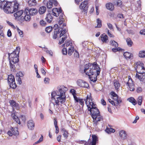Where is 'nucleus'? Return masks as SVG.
<instances>
[{"label":"nucleus","mask_w":145,"mask_h":145,"mask_svg":"<svg viewBox=\"0 0 145 145\" xmlns=\"http://www.w3.org/2000/svg\"><path fill=\"white\" fill-rule=\"evenodd\" d=\"M31 15L28 13L27 11H25V10L24 12V15L22 17L21 21H24L25 20L26 21H29L31 19Z\"/></svg>","instance_id":"13"},{"label":"nucleus","mask_w":145,"mask_h":145,"mask_svg":"<svg viewBox=\"0 0 145 145\" xmlns=\"http://www.w3.org/2000/svg\"><path fill=\"white\" fill-rule=\"evenodd\" d=\"M20 47H18L16 48V49L11 53H8V58L9 59L19 55V54L20 52Z\"/></svg>","instance_id":"8"},{"label":"nucleus","mask_w":145,"mask_h":145,"mask_svg":"<svg viewBox=\"0 0 145 145\" xmlns=\"http://www.w3.org/2000/svg\"><path fill=\"white\" fill-rule=\"evenodd\" d=\"M100 37L101 39V40L103 42H108V36L105 33H103L101 35Z\"/></svg>","instance_id":"18"},{"label":"nucleus","mask_w":145,"mask_h":145,"mask_svg":"<svg viewBox=\"0 0 145 145\" xmlns=\"http://www.w3.org/2000/svg\"><path fill=\"white\" fill-rule=\"evenodd\" d=\"M45 19L47 23H50L52 20L53 17L51 14L50 13H48L46 14Z\"/></svg>","instance_id":"16"},{"label":"nucleus","mask_w":145,"mask_h":145,"mask_svg":"<svg viewBox=\"0 0 145 145\" xmlns=\"http://www.w3.org/2000/svg\"><path fill=\"white\" fill-rule=\"evenodd\" d=\"M136 64L137 65L140 66L141 67L142 66H143L144 65L140 61H139L136 62Z\"/></svg>","instance_id":"50"},{"label":"nucleus","mask_w":145,"mask_h":145,"mask_svg":"<svg viewBox=\"0 0 145 145\" xmlns=\"http://www.w3.org/2000/svg\"><path fill=\"white\" fill-rule=\"evenodd\" d=\"M43 139V136L42 135H41V137H40V138H39V139L36 142H35V143L36 144H37L40 142L41 141H42Z\"/></svg>","instance_id":"56"},{"label":"nucleus","mask_w":145,"mask_h":145,"mask_svg":"<svg viewBox=\"0 0 145 145\" xmlns=\"http://www.w3.org/2000/svg\"><path fill=\"white\" fill-rule=\"evenodd\" d=\"M112 51L114 52H116L118 51H120V50H123V49H121L120 47H118V48H113L112 49Z\"/></svg>","instance_id":"43"},{"label":"nucleus","mask_w":145,"mask_h":145,"mask_svg":"<svg viewBox=\"0 0 145 145\" xmlns=\"http://www.w3.org/2000/svg\"><path fill=\"white\" fill-rule=\"evenodd\" d=\"M9 103L13 108H14L17 110L19 109V107L18 104L16 103L14 100H10Z\"/></svg>","instance_id":"15"},{"label":"nucleus","mask_w":145,"mask_h":145,"mask_svg":"<svg viewBox=\"0 0 145 145\" xmlns=\"http://www.w3.org/2000/svg\"><path fill=\"white\" fill-rule=\"evenodd\" d=\"M110 45L115 48H117L118 46V43L113 40L110 41Z\"/></svg>","instance_id":"32"},{"label":"nucleus","mask_w":145,"mask_h":145,"mask_svg":"<svg viewBox=\"0 0 145 145\" xmlns=\"http://www.w3.org/2000/svg\"><path fill=\"white\" fill-rule=\"evenodd\" d=\"M111 95L113 97H117L118 96L114 92L112 91L110 92Z\"/></svg>","instance_id":"57"},{"label":"nucleus","mask_w":145,"mask_h":145,"mask_svg":"<svg viewBox=\"0 0 145 145\" xmlns=\"http://www.w3.org/2000/svg\"><path fill=\"white\" fill-rule=\"evenodd\" d=\"M70 92L72 93L73 96L76 95V91L75 90L73 89H71L70 90Z\"/></svg>","instance_id":"54"},{"label":"nucleus","mask_w":145,"mask_h":145,"mask_svg":"<svg viewBox=\"0 0 145 145\" xmlns=\"http://www.w3.org/2000/svg\"><path fill=\"white\" fill-rule=\"evenodd\" d=\"M88 1L87 0L84 1L82 2L80 6V8L81 9L83 10V11L85 13H87L88 9Z\"/></svg>","instance_id":"10"},{"label":"nucleus","mask_w":145,"mask_h":145,"mask_svg":"<svg viewBox=\"0 0 145 145\" xmlns=\"http://www.w3.org/2000/svg\"><path fill=\"white\" fill-rule=\"evenodd\" d=\"M53 0H49L47 4V7L48 8H50L52 7L53 6V2L52 1Z\"/></svg>","instance_id":"36"},{"label":"nucleus","mask_w":145,"mask_h":145,"mask_svg":"<svg viewBox=\"0 0 145 145\" xmlns=\"http://www.w3.org/2000/svg\"><path fill=\"white\" fill-rule=\"evenodd\" d=\"M68 132L67 131L63 133V135L65 138H67L68 136Z\"/></svg>","instance_id":"59"},{"label":"nucleus","mask_w":145,"mask_h":145,"mask_svg":"<svg viewBox=\"0 0 145 145\" xmlns=\"http://www.w3.org/2000/svg\"><path fill=\"white\" fill-rule=\"evenodd\" d=\"M87 106L88 110L90 112L91 115L93 119V126L95 128H97L99 124V122L103 121V117L100 115V112L98 108L91 110L90 106H88V105Z\"/></svg>","instance_id":"3"},{"label":"nucleus","mask_w":145,"mask_h":145,"mask_svg":"<svg viewBox=\"0 0 145 145\" xmlns=\"http://www.w3.org/2000/svg\"><path fill=\"white\" fill-rule=\"evenodd\" d=\"M54 32L53 38L54 39H56L58 37V34L60 33V31H54Z\"/></svg>","instance_id":"37"},{"label":"nucleus","mask_w":145,"mask_h":145,"mask_svg":"<svg viewBox=\"0 0 145 145\" xmlns=\"http://www.w3.org/2000/svg\"><path fill=\"white\" fill-rule=\"evenodd\" d=\"M89 102V105L91 106V110L97 108L96 106V105L95 104H94L93 102L92 101V97L90 96H88V95L87 96L86 99H85L84 101H85V103L86 104H87V102L88 101Z\"/></svg>","instance_id":"6"},{"label":"nucleus","mask_w":145,"mask_h":145,"mask_svg":"<svg viewBox=\"0 0 145 145\" xmlns=\"http://www.w3.org/2000/svg\"><path fill=\"white\" fill-rule=\"evenodd\" d=\"M25 11H27L31 16H34L38 13V10L36 8H31L29 9L27 8L25 9Z\"/></svg>","instance_id":"14"},{"label":"nucleus","mask_w":145,"mask_h":145,"mask_svg":"<svg viewBox=\"0 0 145 145\" xmlns=\"http://www.w3.org/2000/svg\"><path fill=\"white\" fill-rule=\"evenodd\" d=\"M123 56L126 59H130L131 57H133V54H132L128 52H124Z\"/></svg>","instance_id":"24"},{"label":"nucleus","mask_w":145,"mask_h":145,"mask_svg":"<svg viewBox=\"0 0 145 145\" xmlns=\"http://www.w3.org/2000/svg\"><path fill=\"white\" fill-rule=\"evenodd\" d=\"M97 25L95 27V28H100L102 26V22L101 20L99 18H98L97 20Z\"/></svg>","instance_id":"35"},{"label":"nucleus","mask_w":145,"mask_h":145,"mask_svg":"<svg viewBox=\"0 0 145 145\" xmlns=\"http://www.w3.org/2000/svg\"><path fill=\"white\" fill-rule=\"evenodd\" d=\"M40 25L42 26H45L46 25V23L43 20H41L40 22Z\"/></svg>","instance_id":"48"},{"label":"nucleus","mask_w":145,"mask_h":145,"mask_svg":"<svg viewBox=\"0 0 145 145\" xmlns=\"http://www.w3.org/2000/svg\"><path fill=\"white\" fill-rule=\"evenodd\" d=\"M101 69L96 62L89 63L84 65V72L89 76L93 75L97 73V76L99 75Z\"/></svg>","instance_id":"2"},{"label":"nucleus","mask_w":145,"mask_h":145,"mask_svg":"<svg viewBox=\"0 0 145 145\" xmlns=\"http://www.w3.org/2000/svg\"><path fill=\"white\" fill-rule=\"evenodd\" d=\"M108 101L109 102H110L112 105L114 106H117V105H116L115 104L114 101L110 99H108Z\"/></svg>","instance_id":"55"},{"label":"nucleus","mask_w":145,"mask_h":145,"mask_svg":"<svg viewBox=\"0 0 145 145\" xmlns=\"http://www.w3.org/2000/svg\"><path fill=\"white\" fill-rule=\"evenodd\" d=\"M114 84L115 89L116 90H118L120 86V84L119 83L118 80H114Z\"/></svg>","instance_id":"23"},{"label":"nucleus","mask_w":145,"mask_h":145,"mask_svg":"<svg viewBox=\"0 0 145 145\" xmlns=\"http://www.w3.org/2000/svg\"><path fill=\"white\" fill-rule=\"evenodd\" d=\"M120 136L121 138L123 140L127 138V134L126 132L123 130H121L120 131Z\"/></svg>","instance_id":"21"},{"label":"nucleus","mask_w":145,"mask_h":145,"mask_svg":"<svg viewBox=\"0 0 145 145\" xmlns=\"http://www.w3.org/2000/svg\"><path fill=\"white\" fill-rule=\"evenodd\" d=\"M139 56L140 57H145V51H140L139 53Z\"/></svg>","instance_id":"40"},{"label":"nucleus","mask_w":145,"mask_h":145,"mask_svg":"<svg viewBox=\"0 0 145 145\" xmlns=\"http://www.w3.org/2000/svg\"><path fill=\"white\" fill-rule=\"evenodd\" d=\"M59 31L60 32H61V33L59 35V38L63 36L64 37V35H65V34L66 33V32H65V31H62V30L60 29Z\"/></svg>","instance_id":"45"},{"label":"nucleus","mask_w":145,"mask_h":145,"mask_svg":"<svg viewBox=\"0 0 145 145\" xmlns=\"http://www.w3.org/2000/svg\"><path fill=\"white\" fill-rule=\"evenodd\" d=\"M79 102L80 104L81 105L83 106L84 105V101L83 99H79Z\"/></svg>","instance_id":"61"},{"label":"nucleus","mask_w":145,"mask_h":145,"mask_svg":"<svg viewBox=\"0 0 145 145\" xmlns=\"http://www.w3.org/2000/svg\"><path fill=\"white\" fill-rule=\"evenodd\" d=\"M46 7L45 6H42L39 8V12L40 14H42L46 12Z\"/></svg>","instance_id":"27"},{"label":"nucleus","mask_w":145,"mask_h":145,"mask_svg":"<svg viewBox=\"0 0 145 145\" xmlns=\"http://www.w3.org/2000/svg\"><path fill=\"white\" fill-rule=\"evenodd\" d=\"M53 27L52 26H49L47 27L45 29V31L46 32L49 33L52 30Z\"/></svg>","instance_id":"44"},{"label":"nucleus","mask_w":145,"mask_h":145,"mask_svg":"<svg viewBox=\"0 0 145 145\" xmlns=\"http://www.w3.org/2000/svg\"><path fill=\"white\" fill-rule=\"evenodd\" d=\"M12 117L13 119L15 120L17 123L19 124H20L21 123L20 119L17 116L14 114Z\"/></svg>","instance_id":"38"},{"label":"nucleus","mask_w":145,"mask_h":145,"mask_svg":"<svg viewBox=\"0 0 145 145\" xmlns=\"http://www.w3.org/2000/svg\"><path fill=\"white\" fill-rule=\"evenodd\" d=\"M24 76V75L22 72H19L17 73L16 74V76L20 77H22Z\"/></svg>","instance_id":"51"},{"label":"nucleus","mask_w":145,"mask_h":145,"mask_svg":"<svg viewBox=\"0 0 145 145\" xmlns=\"http://www.w3.org/2000/svg\"><path fill=\"white\" fill-rule=\"evenodd\" d=\"M76 83L78 86L81 87L88 88L89 87L88 84L86 82L82 80H78Z\"/></svg>","instance_id":"11"},{"label":"nucleus","mask_w":145,"mask_h":145,"mask_svg":"<svg viewBox=\"0 0 145 145\" xmlns=\"http://www.w3.org/2000/svg\"><path fill=\"white\" fill-rule=\"evenodd\" d=\"M49 79L48 78H45L44 80V82L45 83L49 84Z\"/></svg>","instance_id":"60"},{"label":"nucleus","mask_w":145,"mask_h":145,"mask_svg":"<svg viewBox=\"0 0 145 145\" xmlns=\"http://www.w3.org/2000/svg\"><path fill=\"white\" fill-rule=\"evenodd\" d=\"M59 27L58 24H56L54 25L53 29L54 31H59L60 29L59 28Z\"/></svg>","instance_id":"47"},{"label":"nucleus","mask_w":145,"mask_h":145,"mask_svg":"<svg viewBox=\"0 0 145 145\" xmlns=\"http://www.w3.org/2000/svg\"><path fill=\"white\" fill-rule=\"evenodd\" d=\"M5 7V12L7 13H13L17 11L19 4L17 1H8Z\"/></svg>","instance_id":"4"},{"label":"nucleus","mask_w":145,"mask_h":145,"mask_svg":"<svg viewBox=\"0 0 145 145\" xmlns=\"http://www.w3.org/2000/svg\"><path fill=\"white\" fill-rule=\"evenodd\" d=\"M106 132L108 133H114L115 130L112 128H109L107 127L105 130Z\"/></svg>","instance_id":"33"},{"label":"nucleus","mask_w":145,"mask_h":145,"mask_svg":"<svg viewBox=\"0 0 145 145\" xmlns=\"http://www.w3.org/2000/svg\"><path fill=\"white\" fill-rule=\"evenodd\" d=\"M16 12L14 13V16L16 18H18V20H21L24 15V10H22Z\"/></svg>","instance_id":"12"},{"label":"nucleus","mask_w":145,"mask_h":145,"mask_svg":"<svg viewBox=\"0 0 145 145\" xmlns=\"http://www.w3.org/2000/svg\"><path fill=\"white\" fill-rule=\"evenodd\" d=\"M126 41L127 45L129 47H131L132 46L133 42L130 38L128 37L126 39Z\"/></svg>","instance_id":"29"},{"label":"nucleus","mask_w":145,"mask_h":145,"mask_svg":"<svg viewBox=\"0 0 145 145\" xmlns=\"http://www.w3.org/2000/svg\"><path fill=\"white\" fill-rule=\"evenodd\" d=\"M58 91H53L51 93L52 99L55 100L56 104L59 105L64 103L66 100L65 96L64 94L67 89L63 86L57 87Z\"/></svg>","instance_id":"1"},{"label":"nucleus","mask_w":145,"mask_h":145,"mask_svg":"<svg viewBox=\"0 0 145 145\" xmlns=\"http://www.w3.org/2000/svg\"><path fill=\"white\" fill-rule=\"evenodd\" d=\"M115 5L118 7H120L122 4V1L120 0H117L114 1V2Z\"/></svg>","instance_id":"34"},{"label":"nucleus","mask_w":145,"mask_h":145,"mask_svg":"<svg viewBox=\"0 0 145 145\" xmlns=\"http://www.w3.org/2000/svg\"><path fill=\"white\" fill-rule=\"evenodd\" d=\"M129 101L132 103L134 105H135L137 104V102L135 99L133 97H130L128 99Z\"/></svg>","instance_id":"30"},{"label":"nucleus","mask_w":145,"mask_h":145,"mask_svg":"<svg viewBox=\"0 0 145 145\" xmlns=\"http://www.w3.org/2000/svg\"><path fill=\"white\" fill-rule=\"evenodd\" d=\"M67 35H64L63 37H62L61 40H59V44L60 45L63 43L64 41L67 39Z\"/></svg>","instance_id":"42"},{"label":"nucleus","mask_w":145,"mask_h":145,"mask_svg":"<svg viewBox=\"0 0 145 145\" xmlns=\"http://www.w3.org/2000/svg\"><path fill=\"white\" fill-rule=\"evenodd\" d=\"M9 64L11 71H14L15 69V67L14 65V64H13L12 62H11V61H9Z\"/></svg>","instance_id":"39"},{"label":"nucleus","mask_w":145,"mask_h":145,"mask_svg":"<svg viewBox=\"0 0 145 145\" xmlns=\"http://www.w3.org/2000/svg\"><path fill=\"white\" fill-rule=\"evenodd\" d=\"M92 140L91 141L90 138L88 140V145H96V143L98 141V138L97 136L95 135H92Z\"/></svg>","instance_id":"9"},{"label":"nucleus","mask_w":145,"mask_h":145,"mask_svg":"<svg viewBox=\"0 0 145 145\" xmlns=\"http://www.w3.org/2000/svg\"><path fill=\"white\" fill-rule=\"evenodd\" d=\"M8 134L10 137L14 135L16 136L19 135V133L18 128L11 127V131H8L7 132Z\"/></svg>","instance_id":"7"},{"label":"nucleus","mask_w":145,"mask_h":145,"mask_svg":"<svg viewBox=\"0 0 145 145\" xmlns=\"http://www.w3.org/2000/svg\"><path fill=\"white\" fill-rule=\"evenodd\" d=\"M7 35V36L9 37H10L12 36V33L10 29H9L8 31Z\"/></svg>","instance_id":"58"},{"label":"nucleus","mask_w":145,"mask_h":145,"mask_svg":"<svg viewBox=\"0 0 145 145\" xmlns=\"http://www.w3.org/2000/svg\"><path fill=\"white\" fill-rule=\"evenodd\" d=\"M139 73L140 74L139 75L137 74H136V76L137 78H138L140 81H143L144 79V78H143V77H145V76L143 75V74H144V72Z\"/></svg>","instance_id":"25"},{"label":"nucleus","mask_w":145,"mask_h":145,"mask_svg":"<svg viewBox=\"0 0 145 145\" xmlns=\"http://www.w3.org/2000/svg\"><path fill=\"white\" fill-rule=\"evenodd\" d=\"M79 143L80 144H82L83 143H84V145H88L89 144L88 143V141L86 142V141H84V140H81L79 141Z\"/></svg>","instance_id":"53"},{"label":"nucleus","mask_w":145,"mask_h":145,"mask_svg":"<svg viewBox=\"0 0 145 145\" xmlns=\"http://www.w3.org/2000/svg\"><path fill=\"white\" fill-rule=\"evenodd\" d=\"M106 8L108 10L111 11L113 10L114 8V5L111 3H106Z\"/></svg>","instance_id":"19"},{"label":"nucleus","mask_w":145,"mask_h":145,"mask_svg":"<svg viewBox=\"0 0 145 145\" xmlns=\"http://www.w3.org/2000/svg\"><path fill=\"white\" fill-rule=\"evenodd\" d=\"M63 54L66 55L67 54V50L66 48H64L62 50Z\"/></svg>","instance_id":"52"},{"label":"nucleus","mask_w":145,"mask_h":145,"mask_svg":"<svg viewBox=\"0 0 145 145\" xmlns=\"http://www.w3.org/2000/svg\"><path fill=\"white\" fill-rule=\"evenodd\" d=\"M19 55H18L10 59V61H11L13 64H16L18 63L19 61Z\"/></svg>","instance_id":"20"},{"label":"nucleus","mask_w":145,"mask_h":145,"mask_svg":"<svg viewBox=\"0 0 145 145\" xmlns=\"http://www.w3.org/2000/svg\"><path fill=\"white\" fill-rule=\"evenodd\" d=\"M97 73H96L95 74L93 75L89 76V78L91 81L93 82H95L97 80Z\"/></svg>","instance_id":"26"},{"label":"nucleus","mask_w":145,"mask_h":145,"mask_svg":"<svg viewBox=\"0 0 145 145\" xmlns=\"http://www.w3.org/2000/svg\"><path fill=\"white\" fill-rule=\"evenodd\" d=\"M142 97L141 96L139 97L137 100L138 104L139 105H141L142 103Z\"/></svg>","instance_id":"46"},{"label":"nucleus","mask_w":145,"mask_h":145,"mask_svg":"<svg viewBox=\"0 0 145 145\" xmlns=\"http://www.w3.org/2000/svg\"><path fill=\"white\" fill-rule=\"evenodd\" d=\"M7 79L8 83L10 88L13 89H15L17 86L15 83L14 76L12 74L8 75Z\"/></svg>","instance_id":"5"},{"label":"nucleus","mask_w":145,"mask_h":145,"mask_svg":"<svg viewBox=\"0 0 145 145\" xmlns=\"http://www.w3.org/2000/svg\"><path fill=\"white\" fill-rule=\"evenodd\" d=\"M142 91V89L140 87H138L137 89V93H140Z\"/></svg>","instance_id":"63"},{"label":"nucleus","mask_w":145,"mask_h":145,"mask_svg":"<svg viewBox=\"0 0 145 145\" xmlns=\"http://www.w3.org/2000/svg\"><path fill=\"white\" fill-rule=\"evenodd\" d=\"M8 1H0V7L1 8H2V6H3V9L4 11L5 7H6V5H7V4L8 3Z\"/></svg>","instance_id":"28"},{"label":"nucleus","mask_w":145,"mask_h":145,"mask_svg":"<svg viewBox=\"0 0 145 145\" xmlns=\"http://www.w3.org/2000/svg\"><path fill=\"white\" fill-rule=\"evenodd\" d=\"M16 79L18 83L20 85L22 84V82L21 79L20 77L16 76Z\"/></svg>","instance_id":"49"},{"label":"nucleus","mask_w":145,"mask_h":145,"mask_svg":"<svg viewBox=\"0 0 145 145\" xmlns=\"http://www.w3.org/2000/svg\"><path fill=\"white\" fill-rule=\"evenodd\" d=\"M126 85L128 86L129 89V90L131 91H134L135 89L134 88V84L133 83H131L130 84L128 82L126 83Z\"/></svg>","instance_id":"22"},{"label":"nucleus","mask_w":145,"mask_h":145,"mask_svg":"<svg viewBox=\"0 0 145 145\" xmlns=\"http://www.w3.org/2000/svg\"><path fill=\"white\" fill-rule=\"evenodd\" d=\"M117 17L119 18H123V14H118L117 15Z\"/></svg>","instance_id":"62"},{"label":"nucleus","mask_w":145,"mask_h":145,"mask_svg":"<svg viewBox=\"0 0 145 145\" xmlns=\"http://www.w3.org/2000/svg\"><path fill=\"white\" fill-rule=\"evenodd\" d=\"M28 3L30 6H34L36 5L37 2L35 0H30L28 1Z\"/></svg>","instance_id":"31"},{"label":"nucleus","mask_w":145,"mask_h":145,"mask_svg":"<svg viewBox=\"0 0 145 145\" xmlns=\"http://www.w3.org/2000/svg\"><path fill=\"white\" fill-rule=\"evenodd\" d=\"M74 51V47L71 46L70 48H69L68 52V54L69 56L71 55Z\"/></svg>","instance_id":"41"},{"label":"nucleus","mask_w":145,"mask_h":145,"mask_svg":"<svg viewBox=\"0 0 145 145\" xmlns=\"http://www.w3.org/2000/svg\"><path fill=\"white\" fill-rule=\"evenodd\" d=\"M27 125L28 128L31 130L33 129L35 127L34 123L32 120L28 121Z\"/></svg>","instance_id":"17"},{"label":"nucleus","mask_w":145,"mask_h":145,"mask_svg":"<svg viewBox=\"0 0 145 145\" xmlns=\"http://www.w3.org/2000/svg\"><path fill=\"white\" fill-rule=\"evenodd\" d=\"M140 33L141 35H145V29L141 30L140 32Z\"/></svg>","instance_id":"64"}]
</instances>
